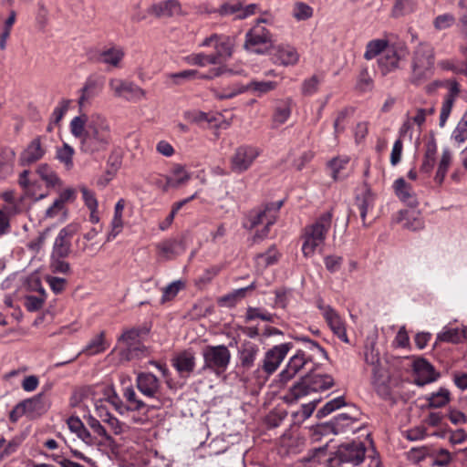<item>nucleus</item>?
<instances>
[{
    "label": "nucleus",
    "instance_id": "nucleus-1",
    "mask_svg": "<svg viewBox=\"0 0 467 467\" xmlns=\"http://www.w3.org/2000/svg\"><path fill=\"white\" fill-rule=\"evenodd\" d=\"M112 142V133L108 119L101 115H92L87 130L80 140V150L89 155L106 151Z\"/></svg>",
    "mask_w": 467,
    "mask_h": 467
},
{
    "label": "nucleus",
    "instance_id": "nucleus-2",
    "mask_svg": "<svg viewBox=\"0 0 467 467\" xmlns=\"http://www.w3.org/2000/svg\"><path fill=\"white\" fill-rule=\"evenodd\" d=\"M435 49L426 41L420 42L414 47L410 57V82L420 86L431 78L435 70Z\"/></svg>",
    "mask_w": 467,
    "mask_h": 467
},
{
    "label": "nucleus",
    "instance_id": "nucleus-3",
    "mask_svg": "<svg viewBox=\"0 0 467 467\" xmlns=\"http://www.w3.org/2000/svg\"><path fill=\"white\" fill-rule=\"evenodd\" d=\"M334 385L335 381L331 375L320 374L315 370H310L290 387L287 393L284 396V401L287 404H293L312 392L324 391Z\"/></svg>",
    "mask_w": 467,
    "mask_h": 467
},
{
    "label": "nucleus",
    "instance_id": "nucleus-4",
    "mask_svg": "<svg viewBox=\"0 0 467 467\" xmlns=\"http://www.w3.org/2000/svg\"><path fill=\"white\" fill-rule=\"evenodd\" d=\"M332 218V211H327L323 213L313 224L305 228L302 252L306 257L312 256L316 249L324 244L331 227Z\"/></svg>",
    "mask_w": 467,
    "mask_h": 467
},
{
    "label": "nucleus",
    "instance_id": "nucleus-5",
    "mask_svg": "<svg viewBox=\"0 0 467 467\" xmlns=\"http://www.w3.org/2000/svg\"><path fill=\"white\" fill-rule=\"evenodd\" d=\"M367 448L361 441L340 444L327 460V467H355L360 465L366 457Z\"/></svg>",
    "mask_w": 467,
    "mask_h": 467
},
{
    "label": "nucleus",
    "instance_id": "nucleus-6",
    "mask_svg": "<svg viewBox=\"0 0 467 467\" xmlns=\"http://www.w3.org/2000/svg\"><path fill=\"white\" fill-rule=\"evenodd\" d=\"M266 23L267 19H256L255 24L245 34L244 49L262 54L273 46V35L264 26Z\"/></svg>",
    "mask_w": 467,
    "mask_h": 467
},
{
    "label": "nucleus",
    "instance_id": "nucleus-7",
    "mask_svg": "<svg viewBox=\"0 0 467 467\" xmlns=\"http://www.w3.org/2000/svg\"><path fill=\"white\" fill-rule=\"evenodd\" d=\"M203 358L202 370H211L218 375L226 371L230 360L231 352L224 345L205 346L202 352Z\"/></svg>",
    "mask_w": 467,
    "mask_h": 467
},
{
    "label": "nucleus",
    "instance_id": "nucleus-8",
    "mask_svg": "<svg viewBox=\"0 0 467 467\" xmlns=\"http://www.w3.org/2000/svg\"><path fill=\"white\" fill-rule=\"evenodd\" d=\"M283 204V200L275 202H267L262 209H254L249 213L248 219L251 229L263 223L265 220L266 221L265 226L260 233L255 234V237L264 238L268 234L270 226L275 223L277 213Z\"/></svg>",
    "mask_w": 467,
    "mask_h": 467
},
{
    "label": "nucleus",
    "instance_id": "nucleus-9",
    "mask_svg": "<svg viewBox=\"0 0 467 467\" xmlns=\"http://www.w3.org/2000/svg\"><path fill=\"white\" fill-rule=\"evenodd\" d=\"M409 48L405 43L390 45L378 60L379 67L383 76L400 68V62L409 56Z\"/></svg>",
    "mask_w": 467,
    "mask_h": 467
},
{
    "label": "nucleus",
    "instance_id": "nucleus-10",
    "mask_svg": "<svg viewBox=\"0 0 467 467\" xmlns=\"http://www.w3.org/2000/svg\"><path fill=\"white\" fill-rule=\"evenodd\" d=\"M365 361L372 366V385L378 395L384 400L390 399L391 388L389 371L381 366L379 358H376V361H369V356L365 354Z\"/></svg>",
    "mask_w": 467,
    "mask_h": 467
},
{
    "label": "nucleus",
    "instance_id": "nucleus-11",
    "mask_svg": "<svg viewBox=\"0 0 467 467\" xmlns=\"http://www.w3.org/2000/svg\"><path fill=\"white\" fill-rule=\"evenodd\" d=\"M292 348L293 344L287 342L276 345L267 350L262 365L259 366L256 372H260V369H262L266 374V377L275 373Z\"/></svg>",
    "mask_w": 467,
    "mask_h": 467
},
{
    "label": "nucleus",
    "instance_id": "nucleus-12",
    "mask_svg": "<svg viewBox=\"0 0 467 467\" xmlns=\"http://www.w3.org/2000/svg\"><path fill=\"white\" fill-rule=\"evenodd\" d=\"M87 55L89 61L102 63L112 67H119L120 63L125 57V52L122 47L111 45L110 47L101 50L90 49Z\"/></svg>",
    "mask_w": 467,
    "mask_h": 467
},
{
    "label": "nucleus",
    "instance_id": "nucleus-13",
    "mask_svg": "<svg viewBox=\"0 0 467 467\" xmlns=\"http://www.w3.org/2000/svg\"><path fill=\"white\" fill-rule=\"evenodd\" d=\"M260 151L257 148L248 145L239 146L231 157V169L234 172L242 173L247 171Z\"/></svg>",
    "mask_w": 467,
    "mask_h": 467
},
{
    "label": "nucleus",
    "instance_id": "nucleus-14",
    "mask_svg": "<svg viewBox=\"0 0 467 467\" xmlns=\"http://www.w3.org/2000/svg\"><path fill=\"white\" fill-rule=\"evenodd\" d=\"M314 355L306 354V350L298 349L296 353L290 358L285 368L279 373V381L285 384L292 379L308 362H313Z\"/></svg>",
    "mask_w": 467,
    "mask_h": 467
},
{
    "label": "nucleus",
    "instance_id": "nucleus-15",
    "mask_svg": "<svg viewBox=\"0 0 467 467\" xmlns=\"http://www.w3.org/2000/svg\"><path fill=\"white\" fill-rule=\"evenodd\" d=\"M78 230L77 224H68L62 228L55 239L51 255L54 257H67L71 253V240Z\"/></svg>",
    "mask_w": 467,
    "mask_h": 467
},
{
    "label": "nucleus",
    "instance_id": "nucleus-16",
    "mask_svg": "<svg viewBox=\"0 0 467 467\" xmlns=\"http://www.w3.org/2000/svg\"><path fill=\"white\" fill-rule=\"evenodd\" d=\"M361 412L356 406H351L349 410L345 413H340L330 420L331 427H333L334 434L337 435L348 431L355 432L357 429L353 424L359 421Z\"/></svg>",
    "mask_w": 467,
    "mask_h": 467
},
{
    "label": "nucleus",
    "instance_id": "nucleus-17",
    "mask_svg": "<svg viewBox=\"0 0 467 467\" xmlns=\"http://www.w3.org/2000/svg\"><path fill=\"white\" fill-rule=\"evenodd\" d=\"M44 140L46 137L36 136L27 144L19 156L21 166H29L43 159L47 153V148L43 143Z\"/></svg>",
    "mask_w": 467,
    "mask_h": 467
},
{
    "label": "nucleus",
    "instance_id": "nucleus-18",
    "mask_svg": "<svg viewBox=\"0 0 467 467\" xmlns=\"http://www.w3.org/2000/svg\"><path fill=\"white\" fill-rule=\"evenodd\" d=\"M234 74V71L230 68H227L225 67H219L215 68L210 69L209 73L204 75L201 74L198 70L195 69H186L182 70L177 73H172L170 75V78H171L174 80V83L179 85L182 84L185 80L190 79H212L215 77H219L223 74Z\"/></svg>",
    "mask_w": 467,
    "mask_h": 467
},
{
    "label": "nucleus",
    "instance_id": "nucleus-19",
    "mask_svg": "<svg viewBox=\"0 0 467 467\" xmlns=\"http://www.w3.org/2000/svg\"><path fill=\"white\" fill-rule=\"evenodd\" d=\"M413 369L416 373L414 383L419 387H423L429 383L436 381L440 378L434 367L425 358H418L413 363Z\"/></svg>",
    "mask_w": 467,
    "mask_h": 467
},
{
    "label": "nucleus",
    "instance_id": "nucleus-20",
    "mask_svg": "<svg viewBox=\"0 0 467 467\" xmlns=\"http://www.w3.org/2000/svg\"><path fill=\"white\" fill-rule=\"evenodd\" d=\"M276 87L277 83L275 81H251L246 87L236 86L231 91L218 95V98L221 99H231L248 89H251L252 91L256 92L258 96H261L275 89Z\"/></svg>",
    "mask_w": 467,
    "mask_h": 467
},
{
    "label": "nucleus",
    "instance_id": "nucleus-21",
    "mask_svg": "<svg viewBox=\"0 0 467 467\" xmlns=\"http://www.w3.org/2000/svg\"><path fill=\"white\" fill-rule=\"evenodd\" d=\"M138 389L147 398L154 399L161 388L159 379L150 372H140L136 378Z\"/></svg>",
    "mask_w": 467,
    "mask_h": 467
},
{
    "label": "nucleus",
    "instance_id": "nucleus-22",
    "mask_svg": "<svg viewBox=\"0 0 467 467\" xmlns=\"http://www.w3.org/2000/svg\"><path fill=\"white\" fill-rule=\"evenodd\" d=\"M375 204V194L372 192L368 182H364V189L357 193L354 200V205L359 212L363 225L367 226L366 217L369 210H372Z\"/></svg>",
    "mask_w": 467,
    "mask_h": 467
},
{
    "label": "nucleus",
    "instance_id": "nucleus-23",
    "mask_svg": "<svg viewBox=\"0 0 467 467\" xmlns=\"http://www.w3.org/2000/svg\"><path fill=\"white\" fill-rule=\"evenodd\" d=\"M23 403L25 404L26 417L29 420L40 418L50 407L43 393H38L32 398L24 400Z\"/></svg>",
    "mask_w": 467,
    "mask_h": 467
},
{
    "label": "nucleus",
    "instance_id": "nucleus-24",
    "mask_svg": "<svg viewBox=\"0 0 467 467\" xmlns=\"http://www.w3.org/2000/svg\"><path fill=\"white\" fill-rule=\"evenodd\" d=\"M447 86L449 88V91L444 98L440 114L439 125L441 128L445 126V123L451 112L454 101L461 91L460 85L455 79L448 80Z\"/></svg>",
    "mask_w": 467,
    "mask_h": 467
},
{
    "label": "nucleus",
    "instance_id": "nucleus-25",
    "mask_svg": "<svg viewBox=\"0 0 467 467\" xmlns=\"http://www.w3.org/2000/svg\"><path fill=\"white\" fill-rule=\"evenodd\" d=\"M398 223H403V227L411 231L421 230L424 227V220L421 213L415 208L400 210L396 218Z\"/></svg>",
    "mask_w": 467,
    "mask_h": 467
},
{
    "label": "nucleus",
    "instance_id": "nucleus-26",
    "mask_svg": "<svg viewBox=\"0 0 467 467\" xmlns=\"http://www.w3.org/2000/svg\"><path fill=\"white\" fill-rule=\"evenodd\" d=\"M172 366L182 377H188L194 370L195 356L191 349L178 353L172 359Z\"/></svg>",
    "mask_w": 467,
    "mask_h": 467
},
{
    "label": "nucleus",
    "instance_id": "nucleus-27",
    "mask_svg": "<svg viewBox=\"0 0 467 467\" xmlns=\"http://www.w3.org/2000/svg\"><path fill=\"white\" fill-rule=\"evenodd\" d=\"M103 86V78L97 76L88 77L80 90L81 96L78 99V105L82 107L85 101L97 97L102 91Z\"/></svg>",
    "mask_w": 467,
    "mask_h": 467
},
{
    "label": "nucleus",
    "instance_id": "nucleus-28",
    "mask_svg": "<svg viewBox=\"0 0 467 467\" xmlns=\"http://www.w3.org/2000/svg\"><path fill=\"white\" fill-rule=\"evenodd\" d=\"M181 4L177 0H165L153 4L148 9V13L156 17H171L181 12Z\"/></svg>",
    "mask_w": 467,
    "mask_h": 467
},
{
    "label": "nucleus",
    "instance_id": "nucleus-29",
    "mask_svg": "<svg viewBox=\"0 0 467 467\" xmlns=\"http://www.w3.org/2000/svg\"><path fill=\"white\" fill-rule=\"evenodd\" d=\"M396 195L410 208H416L419 204L418 199L412 191V187L403 178H399L393 185Z\"/></svg>",
    "mask_w": 467,
    "mask_h": 467
},
{
    "label": "nucleus",
    "instance_id": "nucleus-30",
    "mask_svg": "<svg viewBox=\"0 0 467 467\" xmlns=\"http://www.w3.org/2000/svg\"><path fill=\"white\" fill-rule=\"evenodd\" d=\"M324 318L328 324L333 333L343 342L348 343V338L346 331L345 325L341 320L339 315L332 307H327L324 313Z\"/></svg>",
    "mask_w": 467,
    "mask_h": 467
},
{
    "label": "nucleus",
    "instance_id": "nucleus-31",
    "mask_svg": "<svg viewBox=\"0 0 467 467\" xmlns=\"http://www.w3.org/2000/svg\"><path fill=\"white\" fill-rule=\"evenodd\" d=\"M258 353L259 347L256 344L245 341L238 352L241 367L245 370L251 369L254 365Z\"/></svg>",
    "mask_w": 467,
    "mask_h": 467
},
{
    "label": "nucleus",
    "instance_id": "nucleus-32",
    "mask_svg": "<svg viewBox=\"0 0 467 467\" xmlns=\"http://www.w3.org/2000/svg\"><path fill=\"white\" fill-rule=\"evenodd\" d=\"M428 401L426 408L428 409H441L444 408L450 403L451 400V391L445 388L441 387L438 391L432 392L425 397Z\"/></svg>",
    "mask_w": 467,
    "mask_h": 467
},
{
    "label": "nucleus",
    "instance_id": "nucleus-33",
    "mask_svg": "<svg viewBox=\"0 0 467 467\" xmlns=\"http://www.w3.org/2000/svg\"><path fill=\"white\" fill-rule=\"evenodd\" d=\"M16 152L9 147L0 148V180L9 176L14 168Z\"/></svg>",
    "mask_w": 467,
    "mask_h": 467
},
{
    "label": "nucleus",
    "instance_id": "nucleus-34",
    "mask_svg": "<svg viewBox=\"0 0 467 467\" xmlns=\"http://www.w3.org/2000/svg\"><path fill=\"white\" fill-rule=\"evenodd\" d=\"M425 152L420 171L422 173H431L436 162L437 143L434 138H431L425 145Z\"/></svg>",
    "mask_w": 467,
    "mask_h": 467
},
{
    "label": "nucleus",
    "instance_id": "nucleus-35",
    "mask_svg": "<svg viewBox=\"0 0 467 467\" xmlns=\"http://www.w3.org/2000/svg\"><path fill=\"white\" fill-rule=\"evenodd\" d=\"M123 396L129 402V409L130 411H140L144 408H147V412L150 410L160 409V405L148 406L143 400L137 399V395L132 387H128L124 389Z\"/></svg>",
    "mask_w": 467,
    "mask_h": 467
},
{
    "label": "nucleus",
    "instance_id": "nucleus-36",
    "mask_svg": "<svg viewBox=\"0 0 467 467\" xmlns=\"http://www.w3.org/2000/svg\"><path fill=\"white\" fill-rule=\"evenodd\" d=\"M109 348V344L105 340V332L101 331L89 340L81 353L87 356H94L104 352Z\"/></svg>",
    "mask_w": 467,
    "mask_h": 467
},
{
    "label": "nucleus",
    "instance_id": "nucleus-37",
    "mask_svg": "<svg viewBox=\"0 0 467 467\" xmlns=\"http://www.w3.org/2000/svg\"><path fill=\"white\" fill-rule=\"evenodd\" d=\"M172 173L176 177L175 179L171 177H166V182L163 187L164 191H167L169 188H177L181 184L185 183L191 178V175L185 171L184 167L181 164H177L172 169Z\"/></svg>",
    "mask_w": 467,
    "mask_h": 467
},
{
    "label": "nucleus",
    "instance_id": "nucleus-38",
    "mask_svg": "<svg viewBox=\"0 0 467 467\" xmlns=\"http://www.w3.org/2000/svg\"><path fill=\"white\" fill-rule=\"evenodd\" d=\"M430 465L431 467H447L452 461L451 452L443 448L434 449L431 447Z\"/></svg>",
    "mask_w": 467,
    "mask_h": 467
},
{
    "label": "nucleus",
    "instance_id": "nucleus-39",
    "mask_svg": "<svg viewBox=\"0 0 467 467\" xmlns=\"http://www.w3.org/2000/svg\"><path fill=\"white\" fill-rule=\"evenodd\" d=\"M160 254L166 259H170L172 255L179 254V250L184 251L182 242L177 239H167L156 245Z\"/></svg>",
    "mask_w": 467,
    "mask_h": 467
},
{
    "label": "nucleus",
    "instance_id": "nucleus-40",
    "mask_svg": "<svg viewBox=\"0 0 467 467\" xmlns=\"http://www.w3.org/2000/svg\"><path fill=\"white\" fill-rule=\"evenodd\" d=\"M96 410L98 416L103 422L107 423L110 427L115 435L122 433L123 430L121 422L114 417L105 406H97Z\"/></svg>",
    "mask_w": 467,
    "mask_h": 467
},
{
    "label": "nucleus",
    "instance_id": "nucleus-41",
    "mask_svg": "<svg viewBox=\"0 0 467 467\" xmlns=\"http://www.w3.org/2000/svg\"><path fill=\"white\" fill-rule=\"evenodd\" d=\"M276 59L284 66L295 65L299 59L298 53L293 47H279L275 53Z\"/></svg>",
    "mask_w": 467,
    "mask_h": 467
},
{
    "label": "nucleus",
    "instance_id": "nucleus-42",
    "mask_svg": "<svg viewBox=\"0 0 467 467\" xmlns=\"http://www.w3.org/2000/svg\"><path fill=\"white\" fill-rule=\"evenodd\" d=\"M36 173L46 182L47 187H55L61 183L57 174L47 163L40 164L36 169Z\"/></svg>",
    "mask_w": 467,
    "mask_h": 467
},
{
    "label": "nucleus",
    "instance_id": "nucleus-43",
    "mask_svg": "<svg viewBox=\"0 0 467 467\" xmlns=\"http://www.w3.org/2000/svg\"><path fill=\"white\" fill-rule=\"evenodd\" d=\"M389 47V42L386 39L371 40L366 46L364 58L367 60L373 59L382 52L384 53Z\"/></svg>",
    "mask_w": 467,
    "mask_h": 467
},
{
    "label": "nucleus",
    "instance_id": "nucleus-44",
    "mask_svg": "<svg viewBox=\"0 0 467 467\" xmlns=\"http://www.w3.org/2000/svg\"><path fill=\"white\" fill-rule=\"evenodd\" d=\"M84 419L87 421V424L90 427V429L99 436L104 440V444H112L114 443V439L111 435H109L104 426L101 425L100 421L97 420L92 415L88 414V416H84Z\"/></svg>",
    "mask_w": 467,
    "mask_h": 467
},
{
    "label": "nucleus",
    "instance_id": "nucleus-45",
    "mask_svg": "<svg viewBox=\"0 0 467 467\" xmlns=\"http://www.w3.org/2000/svg\"><path fill=\"white\" fill-rule=\"evenodd\" d=\"M451 162V152L446 148L443 149L441 158L438 165V169L435 175V182L441 184L447 174L448 169Z\"/></svg>",
    "mask_w": 467,
    "mask_h": 467
},
{
    "label": "nucleus",
    "instance_id": "nucleus-46",
    "mask_svg": "<svg viewBox=\"0 0 467 467\" xmlns=\"http://www.w3.org/2000/svg\"><path fill=\"white\" fill-rule=\"evenodd\" d=\"M467 338V334L464 330L459 328H449L437 336V339L443 342L459 344Z\"/></svg>",
    "mask_w": 467,
    "mask_h": 467
},
{
    "label": "nucleus",
    "instance_id": "nucleus-47",
    "mask_svg": "<svg viewBox=\"0 0 467 467\" xmlns=\"http://www.w3.org/2000/svg\"><path fill=\"white\" fill-rule=\"evenodd\" d=\"M334 434L333 427L329 421L317 423L309 428V435L312 442L321 441L322 437Z\"/></svg>",
    "mask_w": 467,
    "mask_h": 467
},
{
    "label": "nucleus",
    "instance_id": "nucleus-48",
    "mask_svg": "<svg viewBox=\"0 0 467 467\" xmlns=\"http://www.w3.org/2000/svg\"><path fill=\"white\" fill-rule=\"evenodd\" d=\"M295 339L306 344L305 350L306 351V354H313L314 357L316 356V354H320L324 358L328 359L327 352L317 341L312 340L311 338L306 336H298L296 337Z\"/></svg>",
    "mask_w": 467,
    "mask_h": 467
},
{
    "label": "nucleus",
    "instance_id": "nucleus-49",
    "mask_svg": "<svg viewBox=\"0 0 467 467\" xmlns=\"http://www.w3.org/2000/svg\"><path fill=\"white\" fill-rule=\"evenodd\" d=\"M74 149L67 143H63L62 147H58L56 152V159L65 165L67 170L73 167Z\"/></svg>",
    "mask_w": 467,
    "mask_h": 467
},
{
    "label": "nucleus",
    "instance_id": "nucleus-50",
    "mask_svg": "<svg viewBox=\"0 0 467 467\" xmlns=\"http://www.w3.org/2000/svg\"><path fill=\"white\" fill-rule=\"evenodd\" d=\"M89 120L87 115L83 114L73 118L70 121V131L76 138H79L80 140L84 138L87 130V123Z\"/></svg>",
    "mask_w": 467,
    "mask_h": 467
},
{
    "label": "nucleus",
    "instance_id": "nucleus-51",
    "mask_svg": "<svg viewBox=\"0 0 467 467\" xmlns=\"http://www.w3.org/2000/svg\"><path fill=\"white\" fill-rule=\"evenodd\" d=\"M345 399L343 396L337 397L329 401H327L321 409L317 411L316 417L317 419H322L331 414L337 409H340L346 406Z\"/></svg>",
    "mask_w": 467,
    "mask_h": 467
},
{
    "label": "nucleus",
    "instance_id": "nucleus-52",
    "mask_svg": "<svg viewBox=\"0 0 467 467\" xmlns=\"http://www.w3.org/2000/svg\"><path fill=\"white\" fill-rule=\"evenodd\" d=\"M291 100L287 99L280 102L274 112L273 121L278 124L285 123L291 115Z\"/></svg>",
    "mask_w": 467,
    "mask_h": 467
},
{
    "label": "nucleus",
    "instance_id": "nucleus-53",
    "mask_svg": "<svg viewBox=\"0 0 467 467\" xmlns=\"http://www.w3.org/2000/svg\"><path fill=\"white\" fill-rule=\"evenodd\" d=\"M121 355L127 359L131 360L135 358H141L148 355L147 348L138 342L135 344H130L122 351Z\"/></svg>",
    "mask_w": 467,
    "mask_h": 467
},
{
    "label": "nucleus",
    "instance_id": "nucleus-54",
    "mask_svg": "<svg viewBox=\"0 0 467 467\" xmlns=\"http://www.w3.org/2000/svg\"><path fill=\"white\" fill-rule=\"evenodd\" d=\"M38 292L41 294L40 296H26L25 297V306L29 312H35L43 307L46 298L45 289L40 286Z\"/></svg>",
    "mask_w": 467,
    "mask_h": 467
},
{
    "label": "nucleus",
    "instance_id": "nucleus-55",
    "mask_svg": "<svg viewBox=\"0 0 467 467\" xmlns=\"http://www.w3.org/2000/svg\"><path fill=\"white\" fill-rule=\"evenodd\" d=\"M349 159L348 157H336L330 160L327 163L332 172V177L335 181L342 179L341 171H343L348 164Z\"/></svg>",
    "mask_w": 467,
    "mask_h": 467
},
{
    "label": "nucleus",
    "instance_id": "nucleus-56",
    "mask_svg": "<svg viewBox=\"0 0 467 467\" xmlns=\"http://www.w3.org/2000/svg\"><path fill=\"white\" fill-rule=\"evenodd\" d=\"M356 88L360 92H368L372 90L373 88V79L369 76L368 70L367 67H364L360 70L358 81L356 84Z\"/></svg>",
    "mask_w": 467,
    "mask_h": 467
},
{
    "label": "nucleus",
    "instance_id": "nucleus-57",
    "mask_svg": "<svg viewBox=\"0 0 467 467\" xmlns=\"http://www.w3.org/2000/svg\"><path fill=\"white\" fill-rule=\"evenodd\" d=\"M454 24H456V18L451 13L439 15L433 20V26L438 31L448 29Z\"/></svg>",
    "mask_w": 467,
    "mask_h": 467
},
{
    "label": "nucleus",
    "instance_id": "nucleus-58",
    "mask_svg": "<svg viewBox=\"0 0 467 467\" xmlns=\"http://www.w3.org/2000/svg\"><path fill=\"white\" fill-rule=\"evenodd\" d=\"M355 111V109L352 107H346L340 111L337 112V118L334 121V132L336 135L342 133L345 130V126L342 123L345 119L352 115Z\"/></svg>",
    "mask_w": 467,
    "mask_h": 467
},
{
    "label": "nucleus",
    "instance_id": "nucleus-59",
    "mask_svg": "<svg viewBox=\"0 0 467 467\" xmlns=\"http://www.w3.org/2000/svg\"><path fill=\"white\" fill-rule=\"evenodd\" d=\"M184 287V283L178 280L174 281L171 284L168 285L163 288L162 297H161V303H165L167 301L172 300Z\"/></svg>",
    "mask_w": 467,
    "mask_h": 467
},
{
    "label": "nucleus",
    "instance_id": "nucleus-60",
    "mask_svg": "<svg viewBox=\"0 0 467 467\" xmlns=\"http://www.w3.org/2000/svg\"><path fill=\"white\" fill-rule=\"evenodd\" d=\"M280 254L277 252L275 245H272L265 253L258 254L256 259L262 261L265 266L275 265L279 260Z\"/></svg>",
    "mask_w": 467,
    "mask_h": 467
},
{
    "label": "nucleus",
    "instance_id": "nucleus-61",
    "mask_svg": "<svg viewBox=\"0 0 467 467\" xmlns=\"http://www.w3.org/2000/svg\"><path fill=\"white\" fill-rule=\"evenodd\" d=\"M66 257H54L50 255V269L53 273L70 274L71 267L69 263L65 261Z\"/></svg>",
    "mask_w": 467,
    "mask_h": 467
},
{
    "label": "nucleus",
    "instance_id": "nucleus-62",
    "mask_svg": "<svg viewBox=\"0 0 467 467\" xmlns=\"http://www.w3.org/2000/svg\"><path fill=\"white\" fill-rule=\"evenodd\" d=\"M320 82L321 79L317 75H313L311 78L305 79L301 86L302 94L304 96H312L318 90Z\"/></svg>",
    "mask_w": 467,
    "mask_h": 467
},
{
    "label": "nucleus",
    "instance_id": "nucleus-63",
    "mask_svg": "<svg viewBox=\"0 0 467 467\" xmlns=\"http://www.w3.org/2000/svg\"><path fill=\"white\" fill-rule=\"evenodd\" d=\"M320 401V400H315L309 403L303 404L301 406L300 410L294 412L292 414L293 418L296 420H305L308 419L314 412V410L317 408V403Z\"/></svg>",
    "mask_w": 467,
    "mask_h": 467
},
{
    "label": "nucleus",
    "instance_id": "nucleus-64",
    "mask_svg": "<svg viewBox=\"0 0 467 467\" xmlns=\"http://www.w3.org/2000/svg\"><path fill=\"white\" fill-rule=\"evenodd\" d=\"M458 6L463 9L464 12L460 15L456 26L458 27L459 32L464 37H467V0H459Z\"/></svg>",
    "mask_w": 467,
    "mask_h": 467
}]
</instances>
